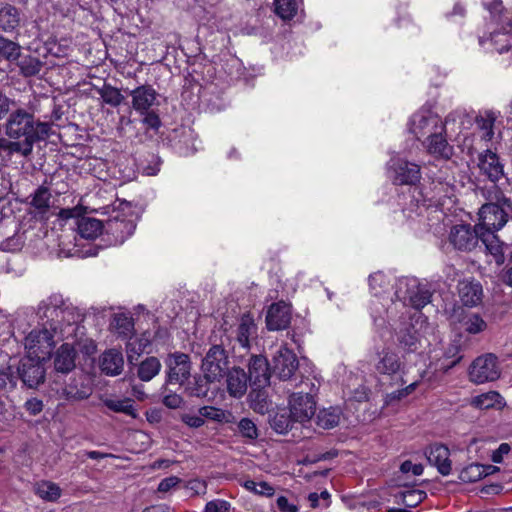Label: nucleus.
Here are the masks:
<instances>
[{
    "label": "nucleus",
    "instance_id": "nucleus-54",
    "mask_svg": "<svg viewBox=\"0 0 512 512\" xmlns=\"http://www.w3.org/2000/svg\"><path fill=\"white\" fill-rule=\"evenodd\" d=\"M238 428L243 437L251 440L258 437V430L255 423L248 418L241 419L238 424Z\"/></svg>",
    "mask_w": 512,
    "mask_h": 512
},
{
    "label": "nucleus",
    "instance_id": "nucleus-58",
    "mask_svg": "<svg viewBox=\"0 0 512 512\" xmlns=\"http://www.w3.org/2000/svg\"><path fill=\"white\" fill-rule=\"evenodd\" d=\"M143 116L142 123L147 128L157 131L161 126V120L159 115L155 112V109L150 110L148 113L141 114Z\"/></svg>",
    "mask_w": 512,
    "mask_h": 512
},
{
    "label": "nucleus",
    "instance_id": "nucleus-45",
    "mask_svg": "<svg viewBox=\"0 0 512 512\" xmlns=\"http://www.w3.org/2000/svg\"><path fill=\"white\" fill-rule=\"evenodd\" d=\"M21 47L18 43L0 36V56L8 61H15L20 56Z\"/></svg>",
    "mask_w": 512,
    "mask_h": 512
},
{
    "label": "nucleus",
    "instance_id": "nucleus-12",
    "mask_svg": "<svg viewBox=\"0 0 512 512\" xmlns=\"http://www.w3.org/2000/svg\"><path fill=\"white\" fill-rule=\"evenodd\" d=\"M374 368L377 373L389 377L400 376L402 384L407 381L404 380V363L401 361L399 355L391 348L386 347L377 353L374 363Z\"/></svg>",
    "mask_w": 512,
    "mask_h": 512
},
{
    "label": "nucleus",
    "instance_id": "nucleus-39",
    "mask_svg": "<svg viewBox=\"0 0 512 512\" xmlns=\"http://www.w3.org/2000/svg\"><path fill=\"white\" fill-rule=\"evenodd\" d=\"M97 92L101 96L103 102L112 107H118L124 101V96L121 91L110 84H104L101 88L97 89Z\"/></svg>",
    "mask_w": 512,
    "mask_h": 512
},
{
    "label": "nucleus",
    "instance_id": "nucleus-31",
    "mask_svg": "<svg viewBox=\"0 0 512 512\" xmlns=\"http://www.w3.org/2000/svg\"><path fill=\"white\" fill-rule=\"evenodd\" d=\"M20 22V14L16 7L8 3H0V30L13 31Z\"/></svg>",
    "mask_w": 512,
    "mask_h": 512
},
{
    "label": "nucleus",
    "instance_id": "nucleus-59",
    "mask_svg": "<svg viewBox=\"0 0 512 512\" xmlns=\"http://www.w3.org/2000/svg\"><path fill=\"white\" fill-rule=\"evenodd\" d=\"M484 6L489 10L490 14L500 22L503 17V5L501 0H485Z\"/></svg>",
    "mask_w": 512,
    "mask_h": 512
},
{
    "label": "nucleus",
    "instance_id": "nucleus-49",
    "mask_svg": "<svg viewBox=\"0 0 512 512\" xmlns=\"http://www.w3.org/2000/svg\"><path fill=\"white\" fill-rule=\"evenodd\" d=\"M21 73L26 76L37 75L42 69V62L36 57H25L19 63Z\"/></svg>",
    "mask_w": 512,
    "mask_h": 512
},
{
    "label": "nucleus",
    "instance_id": "nucleus-38",
    "mask_svg": "<svg viewBox=\"0 0 512 512\" xmlns=\"http://www.w3.org/2000/svg\"><path fill=\"white\" fill-rule=\"evenodd\" d=\"M297 0H274V12L282 20H291L298 11Z\"/></svg>",
    "mask_w": 512,
    "mask_h": 512
},
{
    "label": "nucleus",
    "instance_id": "nucleus-3",
    "mask_svg": "<svg viewBox=\"0 0 512 512\" xmlns=\"http://www.w3.org/2000/svg\"><path fill=\"white\" fill-rule=\"evenodd\" d=\"M488 199L490 202L484 204L478 213V230L498 231L512 215V200L499 190L490 194Z\"/></svg>",
    "mask_w": 512,
    "mask_h": 512
},
{
    "label": "nucleus",
    "instance_id": "nucleus-33",
    "mask_svg": "<svg viewBox=\"0 0 512 512\" xmlns=\"http://www.w3.org/2000/svg\"><path fill=\"white\" fill-rule=\"evenodd\" d=\"M495 232L496 231L478 230L479 241L484 244L486 250L496 258L497 262H499L503 258L504 244L500 242Z\"/></svg>",
    "mask_w": 512,
    "mask_h": 512
},
{
    "label": "nucleus",
    "instance_id": "nucleus-23",
    "mask_svg": "<svg viewBox=\"0 0 512 512\" xmlns=\"http://www.w3.org/2000/svg\"><path fill=\"white\" fill-rule=\"evenodd\" d=\"M478 167L482 174L492 182H497L504 175V167L498 155L491 150H486L479 155Z\"/></svg>",
    "mask_w": 512,
    "mask_h": 512
},
{
    "label": "nucleus",
    "instance_id": "nucleus-16",
    "mask_svg": "<svg viewBox=\"0 0 512 512\" xmlns=\"http://www.w3.org/2000/svg\"><path fill=\"white\" fill-rule=\"evenodd\" d=\"M168 382L183 385L191 374V362L187 354L174 353L168 357Z\"/></svg>",
    "mask_w": 512,
    "mask_h": 512
},
{
    "label": "nucleus",
    "instance_id": "nucleus-29",
    "mask_svg": "<svg viewBox=\"0 0 512 512\" xmlns=\"http://www.w3.org/2000/svg\"><path fill=\"white\" fill-rule=\"evenodd\" d=\"M459 296L465 306H476L482 299V286L474 281H461L458 286Z\"/></svg>",
    "mask_w": 512,
    "mask_h": 512
},
{
    "label": "nucleus",
    "instance_id": "nucleus-42",
    "mask_svg": "<svg viewBox=\"0 0 512 512\" xmlns=\"http://www.w3.org/2000/svg\"><path fill=\"white\" fill-rule=\"evenodd\" d=\"M210 383H213L212 380H208L202 373V375L195 376L193 382H190L186 389L191 396L206 397L210 390Z\"/></svg>",
    "mask_w": 512,
    "mask_h": 512
},
{
    "label": "nucleus",
    "instance_id": "nucleus-30",
    "mask_svg": "<svg viewBox=\"0 0 512 512\" xmlns=\"http://www.w3.org/2000/svg\"><path fill=\"white\" fill-rule=\"evenodd\" d=\"M497 118L498 114L492 110L480 112L476 116L475 123L483 141H491L494 137V125Z\"/></svg>",
    "mask_w": 512,
    "mask_h": 512
},
{
    "label": "nucleus",
    "instance_id": "nucleus-13",
    "mask_svg": "<svg viewBox=\"0 0 512 512\" xmlns=\"http://www.w3.org/2000/svg\"><path fill=\"white\" fill-rule=\"evenodd\" d=\"M449 242L457 250L471 251L479 242L477 224L474 228L469 224L454 225L449 233Z\"/></svg>",
    "mask_w": 512,
    "mask_h": 512
},
{
    "label": "nucleus",
    "instance_id": "nucleus-5",
    "mask_svg": "<svg viewBox=\"0 0 512 512\" xmlns=\"http://www.w3.org/2000/svg\"><path fill=\"white\" fill-rule=\"evenodd\" d=\"M395 296L404 305L418 310L430 302L431 293L417 278L402 277L396 281Z\"/></svg>",
    "mask_w": 512,
    "mask_h": 512
},
{
    "label": "nucleus",
    "instance_id": "nucleus-2",
    "mask_svg": "<svg viewBox=\"0 0 512 512\" xmlns=\"http://www.w3.org/2000/svg\"><path fill=\"white\" fill-rule=\"evenodd\" d=\"M51 126L35 118L34 114L24 108L13 110L4 124L5 135L17 141L29 155L34 144L49 136Z\"/></svg>",
    "mask_w": 512,
    "mask_h": 512
},
{
    "label": "nucleus",
    "instance_id": "nucleus-15",
    "mask_svg": "<svg viewBox=\"0 0 512 512\" xmlns=\"http://www.w3.org/2000/svg\"><path fill=\"white\" fill-rule=\"evenodd\" d=\"M45 359L25 356L20 363L18 372L23 383L29 388H36L45 379L43 362Z\"/></svg>",
    "mask_w": 512,
    "mask_h": 512
},
{
    "label": "nucleus",
    "instance_id": "nucleus-57",
    "mask_svg": "<svg viewBox=\"0 0 512 512\" xmlns=\"http://www.w3.org/2000/svg\"><path fill=\"white\" fill-rule=\"evenodd\" d=\"M230 503L222 499L209 501L204 508V512H229Z\"/></svg>",
    "mask_w": 512,
    "mask_h": 512
},
{
    "label": "nucleus",
    "instance_id": "nucleus-14",
    "mask_svg": "<svg viewBox=\"0 0 512 512\" xmlns=\"http://www.w3.org/2000/svg\"><path fill=\"white\" fill-rule=\"evenodd\" d=\"M289 411L295 422L309 421L316 411V402L309 393H293L289 397Z\"/></svg>",
    "mask_w": 512,
    "mask_h": 512
},
{
    "label": "nucleus",
    "instance_id": "nucleus-51",
    "mask_svg": "<svg viewBox=\"0 0 512 512\" xmlns=\"http://www.w3.org/2000/svg\"><path fill=\"white\" fill-rule=\"evenodd\" d=\"M419 380H414L410 384H408L406 387L393 391L391 393H388L385 397V403L387 405L392 404L395 401H399L408 395H410L416 387L419 385Z\"/></svg>",
    "mask_w": 512,
    "mask_h": 512
},
{
    "label": "nucleus",
    "instance_id": "nucleus-34",
    "mask_svg": "<svg viewBox=\"0 0 512 512\" xmlns=\"http://www.w3.org/2000/svg\"><path fill=\"white\" fill-rule=\"evenodd\" d=\"M35 494L44 501L55 502L62 494L58 484L51 481H40L35 484Z\"/></svg>",
    "mask_w": 512,
    "mask_h": 512
},
{
    "label": "nucleus",
    "instance_id": "nucleus-32",
    "mask_svg": "<svg viewBox=\"0 0 512 512\" xmlns=\"http://www.w3.org/2000/svg\"><path fill=\"white\" fill-rule=\"evenodd\" d=\"M470 404L481 410L502 408L505 405L504 398L496 391H488L471 399Z\"/></svg>",
    "mask_w": 512,
    "mask_h": 512
},
{
    "label": "nucleus",
    "instance_id": "nucleus-11",
    "mask_svg": "<svg viewBox=\"0 0 512 512\" xmlns=\"http://www.w3.org/2000/svg\"><path fill=\"white\" fill-rule=\"evenodd\" d=\"M271 363L273 372L282 380L290 379L299 366L296 354L286 344L275 350Z\"/></svg>",
    "mask_w": 512,
    "mask_h": 512
},
{
    "label": "nucleus",
    "instance_id": "nucleus-50",
    "mask_svg": "<svg viewBox=\"0 0 512 512\" xmlns=\"http://www.w3.org/2000/svg\"><path fill=\"white\" fill-rule=\"evenodd\" d=\"M51 194L47 188L40 187L36 190L33 198L32 205L41 211H46L50 206Z\"/></svg>",
    "mask_w": 512,
    "mask_h": 512
},
{
    "label": "nucleus",
    "instance_id": "nucleus-47",
    "mask_svg": "<svg viewBox=\"0 0 512 512\" xmlns=\"http://www.w3.org/2000/svg\"><path fill=\"white\" fill-rule=\"evenodd\" d=\"M242 486L247 491L260 496L272 497L275 493L274 487L265 481L255 482L253 480H245L242 483Z\"/></svg>",
    "mask_w": 512,
    "mask_h": 512
},
{
    "label": "nucleus",
    "instance_id": "nucleus-20",
    "mask_svg": "<svg viewBox=\"0 0 512 512\" xmlns=\"http://www.w3.org/2000/svg\"><path fill=\"white\" fill-rule=\"evenodd\" d=\"M59 215L62 219H74V224L82 238L94 239L102 232L103 225L101 221L90 217L75 218L73 209H62Z\"/></svg>",
    "mask_w": 512,
    "mask_h": 512
},
{
    "label": "nucleus",
    "instance_id": "nucleus-10",
    "mask_svg": "<svg viewBox=\"0 0 512 512\" xmlns=\"http://www.w3.org/2000/svg\"><path fill=\"white\" fill-rule=\"evenodd\" d=\"M388 174L394 184L415 185L421 179V168L405 159L392 158L388 163Z\"/></svg>",
    "mask_w": 512,
    "mask_h": 512
},
{
    "label": "nucleus",
    "instance_id": "nucleus-46",
    "mask_svg": "<svg viewBox=\"0 0 512 512\" xmlns=\"http://www.w3.org/2000/svg\"><path fill=\"white\" fill-rule=\"evenodd\" d=\"M483 465L471 463L463 467L459 472V479L465 483H472L483 478Z\"/></svg>",
    "mask_w": 512,
    "mask_h": 512
},
{
    "label": "nucleus",
    "instance_id": "nucleus-6",
    "mask_svg": "<svg viewBox=\"0 0 512 512\" xmlns=\"http://www.w3.org/2000/svg\"><path fill=\"white\" fill-rule=\"evenodd\" d=\"M113 213L114 215L107 221V229L115 237V242L122 244L134 233L136 228L132 207L129 203L123 202Z\"/></svg>",
    "mask_w": 512,
    "mask_h": 512
},
{
    "label": "nucleus",
    "instance_id": "nucleus-25",
    "mask_svg": "<svg viewBox=\"0 0 512 512\" xmlns=\"http://www.w3.org/2000/svg\"><path fill=\"white\" fill-rule=\"evenodd\" d=\"M227 391L234 398L242 397L247 391L248 377L239 367H233L226 373Z\"/></svg>",
    "mask_w": 512,
    "mask_h": 512
},
{
    "label": "nucleus",
    "instance_id": "nucleus-27",
    "mask_svg": "<svg viewBox=\"0 0 512 512\" xmlns=\"http://www.w3.org/2000/svg\"><path fill=\"white\" fill-rule=\"evenodd\" d=\"M76 351L72 344L64 343L56 351L54 367L56 371L68 373L75 367Z\"/></svg>",
    "mask_w": 512,
    "mask_h": 512
},
{
    "label": "nucleus",
    "instance_id": "nucleus-64",
    "mask_svg": "<svg viewBox=\"0 0 512 512\" xmlns=\"http://www.w3.org/2000/svg\"><path fill=\"white\" fill-rule=\"evenodd\" d=\"M400 470L403 473L411 472L413 475L419 476L423 473L424 468L421 464H414L411 461L407 460L401 464Z\"/></svg>",
    "mask_w": 512,
    "mask_h": 512
},
{
    "label": "nucleus",
    "instance_id": "nucleus-8",
    "mask_svg": "<svg viewBox=\"0 0 512 512\" xmlns=\"http://www.w3.org/2000/svg\"><path fill=\"white\" fill-rule=\"evenodd\" d=\"M445 127L442 119L430 109H420L410 119L409 131L418 139L424 140Z\"/></svg>",
    "mask_w": 512,
    "mask_h": 512
},
{
    "label": "nucleus",
    "instance_id": "nucleus-24",
    "mask_svg": "<svg viewBox=\"0 0 512 512\" xmlns=\"http://www.w3.org/2000/svg\"><path fill=\"white\" fill-rule=\"evenodd\" d=\"M250 382L257 387H265L269 384L270 370L269 364L263 356H252L249 361Z\"/></svg>",
    "mask_w": 512,
    "mask_h": 512
},
{
    "label": "nucleus",
    "instance_id": "nucleus-60",
    "mask_svg": "<svg viewBox=\"0 0 512 512\" xmlns=\"http://www.w3.org/2000/svg\"><path fill=\"white\" fill-rule=\"evenodd\" d=\"M187 488L195 495H204L207 491V484L204 480L193 479L187 483Z\"/></svg>",
    "mask_w": 512,
    "mask_h": 512
},
{
    "label": "nucleus",
    "instance_id": "nucleus-18",
    "mask_svg": "<svg viewBox=\"0 0 512 512\" xmlns=\"http://www.w3.org/2000/svg\"><path fill=\"white\" fill-rule=\"evenodd\" d=\"M132 108L139 114L148 113L159 105V95L151 85H141L131 90Z\"/></svg>",
    "mask_w": 512,
    "mask_h": 512
},
{
    "label": "nucleus",
    "instance_id": "nucleus-43",
    "mask_svg": "<svg viewBox=\"0 0 512 512\" xmlns=\"http://www.w3.org/2000/svg\"><path fill=\"white\" fill-rule=\"evenodd\" d=\"M111 326L118 335L127 337L132 333L134 323L131 317L121 313L114 316Z\"/></svg>",
    "mask_w": 512,
    "mask_h": 512
},
{
    "label": "nucleus",
    "instance_id": "nucleus-26",
    "mask_svg": "<svg viewBox=\"0 0 512 512\" xmlns=\"http://www.w3.org/2000/svg\"><path fill=\"white\" fill-rule=\"evenodd\" d=\"M257 335V326L249 314H244L235 330V339L242 348H249L250 341Z\"/></svg>",
    "mask_w": 512,
    "mask_h": 512
},
{
    "label": "nucleus",
    "instance_id": "nucleus-28",
    "mask_svg": "<svg viewBox=\"0 0 512 512\" xmlns=\"http://www.w3.org/2000/svg\"><path fill=\"white\" fill-rule=\"evenodd\" d=\"M100 367L103 373L109 376L119 375L124 367V358L120 351L110 349L101 356Z\"/></svg>",
    "mask_w": 512,
    "mask_h": 512
},
{
    "label": "nucleus",
    "instance_id": "nucleus-53",
    "mask_svg": "<svg viewBox=\"0 0 512 512\" xmlns=\"http://www.w3.org/2000/svg\"><path fill=\"white\" fill-rule=\"evenodd\" d=\"M503 33H494L491 35L489 41L499 53H504L508 50L509 40L507 34L510 32L506 27H503Z\"/></svg>",
    "mask_w": 512,
    "mask_h": 512
},
{
    "label": "nucleus",
    "instance_id": "nucleus-7",
    "mask_svg": "<svg viewBox=\"0 0 512 512\" xmlns=\"http://www.w3.org/2000/svg\"><path fill=\"white\" fill-rule=\"evenodd\" d=\"M229 356L222 345H212L201 362V371L208 380L219 382L229 370Z\"/></svg>",
    "mask_w": 512,
    "mask_h": 512
},
{
    "label": "nucleus",
    "instance_id": "nucleus-56",
    "mask_svg": "<svg viewBox=\"0 0 512 512\" xmlns=\"http://www.w3.org/2000/svg\"><path fill=\"white\" fill-rule=\"evenodd\" d=\"M201 416L214 421L222 422L225 419V412L222 409L212 406H203L199 409Z\"/></svg>",
    "mask_w": 512,
    "mask_h": 512
},
{
    "label": "nucleus",
    "instance_id": "nucleus-41",
    "mask_svg": "<svg viewBox=\"0 0 512 512\" xmlns=\"http://www.w3.org/2000/svg\"><path fill=\"white\" fill-rule=\"evenodd\" d=\"M148 345L149 339L146 337L130 338L126 345L128 361L130 363L137 361Z\"/></svg>",
    "mask_w": 512,
    "mask_h": 512
},
{
    "label": "nucleus",
    "instance_id": "nucleus-36",
    "mask_svg": "<svg viewBox=\"0 0 512 512\" xmlns=\"http://www.w3.org/2000/svg\"><path fill=\"white\" fill-rule=\"evenodd\" d=\"M341 411L339 408L330 407L321 409L316 416V424L323 429H332L340 422Z\"/></svg>",
    "mask_w": 512,
    "mask_h": 512
},
{
    "label": "nucleus",
    "instance_id": "nucleus-63",
    "mask_svg": "<svg viewBox=\"0 0 512 512\" xmlns=\"http://www.w3.org/2000/svg\"><path fill=\"white\" fill-rule=\"evenodd\" d=\"M348 394L350 399L357 402H362L368 399V389L361 384H359L354 390H349Z\"/></svg>",
    "mask_w": 512,
    "mask_h": 512
},
{
    "label": "nucleus",
    "instance_id": "nucleus-19",
    "mask_svg": "<svg viewBox=\"0 0 512 512\" xmlns=\"http://www.w3.org/2000/svg\"><path fill=\"white\" fill-rule=\"evenodd\" d=\"M440 350L442 351L441 355L437 349H434L431 355V358L436 361V370L447 372L462 359L460 339L449 342Z\"/></svg>",
    "mask_w": 512,
    "mask_h": 512
},
{
    "label": "nucleus",
    "instance_id": "nucleus-1",
    "mask_svg": "<svg viewBox=\"0 0 512 512\" xmlns=\"http://www.w3.org/2000/svg\"><path fill=\"white\" fill-rule=\"evenodd\" d=\"M37 316L40 322L24 338L26 356L47 360L58 341L75 339L78 342L85 334L79 324L80 315L59 294L41 301Z\"/></svg>",
    "mask_w": 512,
    "mask_h": 512
},
{
    "label": "nucleus",
    "instance_id": "nucleus-17",
    "mask_svg": "<svg viewBox=\"0 0 512 512\" xmlns=\"http://www.w3.org/2000/svg\"><path fill=\"white\" fill-rule=\"evenodd\" d=\"M422 145L436 159L449 160L454 153L453 146L447 141L446 127L422 140Z\"/></svg>",
    "mask_w": 512,
    "mask_h": 512
},
{
    "label": "nucleus",
    "instance_id": "nucleus-62",
    "mask_svg": "<svg viewBox=\"0 0 512 512\" xmlns=\"http://www.w3.org/2000/svg\"><path fill=\"white\" fill-rule=\"evenodd\" d=\"M181 482L180 478L177 476H170L160 481L158 485L159 492H168L172 488L176 487Z\"/></svg>",
    "mask_w": 512,
    "mask_h": 512
},
{
    "label": "nucleus",
    "instance_id": "nucleus-35",
    "mask_svg": "<svg viewBox=\"0 0 512 512\" xmlns=\"http://www.w3.org/2000/svg\"><path fill=\"white\" fill-rule=\"evenodd\" d=\"M104 405L113 412L123 413L132 418H137L138 414L134 407V401L130 398L116 399L106 398L103 400Z\"/></svg>",
    "mask_w": 512,
    "mask_h": 512
},
{
    "label": "nucleus",
    "instance_id": "nucleus-40",
    "mask_svg": "<svg viewBox=\"0 0 512 512\" xmlns=\"http://www.w3.org/2000/svg\"><path fill=\"white\" fill-rule=\"evenodd\" d=\"M161 369V363L156 357H149L144 360L138 369V376L143 381H150Z\"/></svg>",
    "mask_w": 512,
    "mask_h": 512
},
{
    "label": "nucleus",
    "instance_id": "nucleus-9",
    "mask_svg": "<svg viewBox=\"0 0 512 512\" xmlns=\"http://www.w3.org/2000/svg\"><path fill=\"white\" fill-rule=\"evenodd\" d=\"M501 370L497 357L485 354L476 358L469 368V379L475 384L492 382L500 377Z\"/></svg>",
    "mask_w": 512,
    "mask_h": 512
},
{
    "label": "nucleus",
    "instance_id": "nucleus-22",
    "mask_svg": "<svg viewBox=\"0 0 512 512\" xmlns=\"http://www.w3.org/2000/svg\"><path fill=\"white\" fill-rule=\"evenodd\" d=\"M426 457L428 462L437 468L438 472L443 476L451 473L452 463L450 460V450L442 444L431 445L427 452Z\"/></svg>",
    "mask_w": 512,
    "mask_h": 512
},
{
    "label": "nucleus",
    "instance_id": "nucleus-37",
    "mask_svg": "<svg viewBox=\"0 0 512 512\" xmlns=\"http://www.w3.org/2000/svg\"><path fill=\"white\" fill-rule=\"evenodd\" d=\"M369 286L371 293L376 297H380L383 294H389L391 281L384 273L376 272L369 277Z\"/></svg>",
    "mask_w": 512,
    "mask_h": 512
},
{
    "label": "nucleus",
    "instance_id": "nucleus-44",
    "mask_svg": "<svg viewBox=\"0 0 512 512\" xmlns=\"http://www.w3.org/2000/svg\"><path fill=\"white\" fill-rule=\"evenodd\" d=\"M293 422L295 421L291 417V413L287 414L285 410L275 413L270 420L271 427L280 434L286 433L292 427Z\"/></svg>",
    "mask_w": 512,
    "mask_h": 512
},
{
    "label": "nucleus",
    "instance_id": "nucleus-61",
    "mask_svg": "<svg viewBox=\"0 0 512 512\" xmlns=\"http://www.w3.org/2000/svg\"><path fill=\"white\" fill-rule=\"evenodd\" d=\"M182 421L192 428H199L204 425V419L201 414H185L182 417Z\"/></svg>",
    "mask_w": 512,
    "mask_h": 512
},
{
    "label": "nucleus",
    "instance_id": "nucleus-4",
    "mask_svg": "<svg viewBox=\"0 0 512 512\" xmlns=\"http://www.w3.org/2000/svg\"><path fill=\"white\" fill-rule=\"evenodd\" d=\"M433 328L427 322L426 317L419 311H415L409 317L408 322L401 323L396 337L399 346L406 352H416L429 344L427 336L430 335Z\"/></svg>",
    "mask_w": 512,
    "mask_h": 512
},
{
    "label": "nucleus",
    "instance_id": "nucleus-52",
    "mask_svg": "<svg viewBox=\"0 0 512 512\" xmlns=\"http://www.w3.org/2000/svg\"><path fill=\"white\" fill-rule=\"evenodd\" d=\"M465 330L471 334H477L484 331L487 327L486 322L478 315L468 316L464 322Z\"/></svg>",
    "mask_w": 512,
    "mask_h": 512
},
{
    "label": "nucleus",
    "instance_id": "nucleus-55",
    "mask_svg": "<svg viewBox=\"0 0 512 512\" xmlns=\"http://www.w3.org/2000/svg\"><path fill=\"white\" fill-rule=\"evenodd\" d=\"M426 498V493L421 490H410L403 494V504L406 507H415Z\"/></svg>",
    "mask_w": 512,
    "mask_h": 512
},
{
    "label": "nucleus",
    "instance_id": "nucleus-21",
    "mask_svg": "<svg viewBox=\"0 0 512 512\" xmlns=\"http://www.w3.org/2000/svg\"><path fill=\"white\" fill-rule=\"evenodd\" d=\"M291 321V307L284 301L273 303L266 315V324L269 330L286 329Z\"/></svg>",
    "mask_w": 512,
    "mask_h": 512
},
{
    "label": "nucleus",
    "instance_id": "nucleus-48",
    "mask_svg": "<svg viewBox=\"0 0 512 512\" xmlns=\"http://www.w3.org/2000/svg\"><path fill=\"white\" fill-rule=\"evenodd\" d=\"M5 154L9 157H11L14 154L21 155L23 157L30 156L26 151L23 149V147L15 140L7 138L0 137V155Z\"/></svg>",
    "mask_w": 512,
    "mask_h": 512
}]
</instances>
